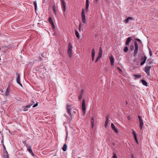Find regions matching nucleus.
Returning <instances> with one entry per match:
<instances>
[{"mask_svg": "<svg viewBox=\"0 0 158 158\" xmlns=\"http://www.w3.org/2000/svg\"><path fill=\"white\" fill-rule=\"evenodd\" d=\"M81 15L82 22L83 23H85L86 22L85 20V14L84 9H82Z\"/></svg>", "mask_w": 158, "mask_h": 158, "instance_id": "f257e3e1", "label": "nucleus"}, {"mask_svg": "<svg viewBox=\"0 0 158 158\" xmlns=\"http://www.w3.org/2000/svg\"><path fill=\"white\" fill-rule=\"evenodd\" d=\"M152 68L151 66H147L145 67L144 71L146 72L147 75H150V71Z\"/></svg>", "mask_w": 158, "mask_h": 158, "instance_id": "f03ea898", "label": "nucleus"}, {"mask_svg": "<svg viewBox=\"0 0 158 158\" xmlns=\"http://www.w3.org/2000/svg\"><path fill=\"white\" fill-rule=\"evenodd\" d=\"M71 106L70 105L67 104V109L68 110V113L70 114L71 118H73V116H72V114H71Z\"/></svg>", "mask_w": 158, "mask_h": 158, "instance_id": "7ed1b4c3", "label": "nucleus"}, {"mask_svg": "<svg viewBox=\"0 0 158 158\" xmlns=\"http://www.w3.org/2000/svg\"><path fill=\"white\" fill-rule=\"evenodd\" d=\"M82 111H83L84 114H85L86 110V107L85 102L84 99H83L82 101Z\"/></svg>", "mask_w": 158, "mask_h": 158, "instance_id": "20e7f679", "label": "nucleus"}, {"mask_svg": "<svg viewBox=\"0 0 158 158\" xmlns=\"http://www.w3.org/2000/svg\"><path fill=\"white\" fill-rule=\"evenodd\" d=\"M61 2L62 8L64 12L66 10L64 0H61Z\"/></svg>", "mask_w": 158, "mask_h": 158, "instance_id": "39448f33", "label": "nucleus"}, {"mask_svg": "<svg viewBox=\"0 0 158 158\" xmlns=\"http://www.w3.org/2000/svg\"><path fill=\"white\" fill-rule=\"evenodd\" d=\"M48 20L49 23L52 25V28H53V30H54V29H55V27L54 23L52 21V18L51 17H50L48 19Z\"/></svg>", "mask_w": 158, "mask_h": 158, "instance_id": "423d86ee", "label": "nucleus"}, {"mask_svg": "<svg viewBox=\"0 0 158 158\" xmlns=\"http://www.w3.org/2000/svg\"><path fill=\"white\" fill-rule=\"evenodd\" d=\"M147 60V57L145 56H144L143 57H142L141 59V60L142 61V62L140 63V65L142 66L145 63L146 60Z\"/></svg>", "mask_w": 158, "mask_h": 158, "instance_id": "0eeeda50", "label": "nucleus"}, {"mask_svg": "<svg viewBox=\"0 0 158 158\" xmlns=\"http://www.w3.org/2000/svg\"><path fill=\"white\" fill-rule=\"evenodd\" d=\"M32 104L31 105H29L26 106H23L22 107V108L23 109V110L24 111H27L28 110V108H30V107L32 105Z\"/></svg>", "mask_w": 158, "mask_h": 158, "instance_id": "6e6552de", "label": "nucleus"}, {"mask_svg": "<svg viewBox=\"0 0 158 158\" xmlns=\"http://www.w3.org/2000/svg\"><path fill=\"white\" fill-rule=\"evenodd\" d=\"M131 40L132 38L131 37H129L127 38L125 43V44L127 46L129 45V43L131 41Z\"/></svg>", "mask_w": 158, "mask_h": 158, "instance_id": "1a4fd4ad", "label": "nucleus"}, {"mask_svg": "<svg viewBox=\"0 0 158 158\" xmlns=\"http://www.w3.org/2000/svg\"><path fill=\"white\" fill-rule=\"evenodd\" d=\"M110 60L111 65H113L114 62V58L112 56H110Z\"/></svg>", "mask_w": 158, "mask_h": 158, "instance_id": "9d476101", "label": "nucleus"}, {"mask_svg": "<svg viewBox=\"0 0 158 158\" xmlns=\"http://www.w3.org/2000/svg\"><path fill=\"white\" fill-rule=\"evenodd\" d=\"M111 127L112 129L116 133L118 132V131L117 130V129L115 128L114 125V124L112 123L111 124Z\"/></svg>", "mask_w": 158, "mask_h": 158, "instance_id": "9b49d317", "label": "nucleus"}, {"mask_svg": "<svg viewBox=\"0 0 158 158\" xmlns=\"http://www.w3.org/2000/svg\"><path fill=\"white\" fill-rule=\"evenodd\" d=\"M89 0H86V6H85V10L87 11L88 10L89 6Z\"/></svg>", "mask_w": 158, "mask_h": 158, "instance_id": "f8f14e48", "label": "nucleus"}, {"mask_svg": "<svg viewBox=\"0 0 158 158\" xmlns=\"http://www.w3.org/2000/svg\"><path fill=\"white\" fill-rule=\"evenodd\" d=\"M9 87L8 86L6 89V92L4 93V95L6 96H7L9 95Z\"/></svg>", "mask_w": 158, "mask_h": 158, "instance_id": "ddd939ff", "label": "nucleus"}, {"mask_svg": "<svg viewBox=\"0 0 158 158\" xmlns=\"http://www.w3.org/2000/svg\"><path fill=\"white\" fill-rule=\"evenodd\" d=\"M109 123V118L107 117L106 118V120L105 123V128H107L108 127V125Z\"/></svg>", "mask_w": 158, "mask_h": 158, "instance_id": "4468645a", "label": "nucleus"}, {"mask_svg": "<svg viewBox=\"0 0 158 158\" xmlns=\"http://www.w3.org/2000/svg\"><path fill=\"white\" fill-rule=\"evenodd\" d=\"M133 19H134L132 17H129L127 19H125V22L126 23H127L130 20Z\"/></svg>", "mask_w": 158, "mask_h": 158, "instance_id": "2eb2a0df", "label": "nucleus"}, {"mask_svg": "<svg viewBox=\"0 0 158 158\" xmlns=\"http://www.w3.org/2000/svg\"><path fill=\"white\" fill-rule=\"evenodd\" d=\"M16 74L18 75L16 78V82L17 83H19L20 82V74H18L17 73H16Z\"/></svg>", "mask_w": 158, "mask_h": 158, "instance_id": "dca6fc26", "label": "nucleus"}, {"mask_svg": "<svg viewBox=\"0 0 158 158\" xmlns=\"http://www.w3.org/2000/svg\"><path fill=\"white\" fill-rule=\"evenodd\" d=\"M26 146L27 147V151L29 152H31L32 150L31 149V147L30 146H29L28 144L26 145Z\"/></svg>", "mask_w": 158, "mask_h": 158, "instance_id": "f3484780", "label": "nucleus"}, {"mask_svg": "<svg viewBox=\"0 0 158 158\" xmlns=\"http://www.w3.org/2000/svg\"><path fill=\"white\" fill-rule=\"evenodd\" d=\"M68 53L69 57L71 58L72 56V50H68Z\"/></svg>", "mask_w": 158, "mask_h": 158, "instance_id": "a211bd4d", "label": "nucleus"}, {"mask_svg": "<svg viewBox=\"0 0 158 158\" xmlns=\"http://www.w3.org/2000/svg\"><path fill=\"white\" fill-rule=\"evenodd\" d=\"M68 50H72V46L71 43H69L68 44Z\"/></svg>", "mask_w": 158, "mask_h": 158, "instance_id": "6ab92c4d", "label": "nucleus"}, {"mask_svg": "<svg viewBox=\"0 0 158 158\" xmlns=\"http://www.w3.org/2000/svg\"><path fill=\"white\" fill-rule=\"evenodd\" d=\"M67 148V145L66 144L64 145L63 147L62 148V149L64 151H65Z\"/></svg>", "mask_w": 158, "mask_h": 158, "instance_id": "aec40b11", "label": "nucleus"}, {"mask_svg": "<svg viewBox=\"0 0 158 158\" xmlns=\"http://www.w3.org/2000/svg\"><path fill=\"white\" fill-rule=\"evenodd\" d=\"M141 82L143 85L146 86H147V83L145 80H141Z\"/></svg>", "mask_w": 158, "mask_h": 158, "instance_id": "412c9836", "label": "nucleus"}, {"mask_svg": "<svg viewBox=\"0 0 158 158\" xmlns=\"http://www.w3.org/2000/svg\"><path fill=\"white\" fill-rule=\"evenodd\" d=\"M139 122L140 128V129L141 130L142 129L143 126V122L142 120V121H139Z\"/></svg>", "mask_w": 158, "mask_h": 158, "instance_id": "4be33fe9", "label": "nucleus"}, {"mask_svg": "<svg viewBox=\"0 0 158 158\" xmlns=\"http://www.w3.org/2000/svg\"><path fill=\"white\" fill-rule=\"evenodd\" d=\"M75 34L76 36V37L78 38L79 39L80 38V36L79 35V33L78 31H77L76 30H75Z\"/></svg>", "mask_w": 158, "mask_h": 158, "instance_id": "5701e85b", "label": "nucleus"}, {"mask_svg": "<svg viewBox=\"0 0 158 158\" xmlns=\"http://www.w3.org/2000/svg\"><path fill=\"white\" fill-rule=\"evenodd\" d=\"M102 56V55L98 54V56L97 57L96 59V60L95 61V62L96 63L101 58Z\"/></svg>", "mask_w": 158, "mask_h": 158, "instance_id": "b1692460", "label": "nucleus"}, {"mask_svg": "<svg viewBox=\"0 0 158 158\" xmlns=\"http://www.w3.org/2000/svg\"><path fill=\"white\" fill-rule=\"evenodd\" d=\"M53 11H54V13H55V14L56 15L57 14V10L55 6H53Z\"/></svg>", "mask_w": 158, "mask_h": 158, "instance_id": "393cba45", "label": "nucleus"}, {"mask_svg": "<svg viewBox=\"0 0 158 158\" xmlns=\"http://www.w3.org/2000/svg\"><path fill=\"white\" fill-rule=\"evenodd\" d=\"M138 52V49H135L134 52V56L135 57L137 56V52Z\"/></svg>", "mask_w": 158, "mask_h": 158, "instance_id": "a878e982", "label": "nucleus"}, {"mask_svg": "<svg viewBox=\"0 0 158 158\" xmlns=\"http://www.w3.org/2000/svg\"><path fill=\"white\" fill-rule=\"evenodd\" d=\"M102 49L101 47H100L99 48V52H98V54L102 56Z\"/></svg>", "mask_w": 158, "mask_h": 158, "instance_id": "bb28decb", "label": "nucleus"}, {"mask_svg": "<svg viewBox=\"0 0 158 158\" xmlns=\"http://www.w3.org/2000/svg\"><path fill=\"white\" fill-rule=\"evenodd\" d=\"M147 62H148V64H150L153 63V61L151 59H148L147 60Z\"/></svg>", "mask_w": 158, "mask_h": 158, "instance_id": "cd10ccee", "label": "nucleus"}, {"mask_svg": "<svg viewBox=\"0 0 158 158\" xmlns=\"http://www.w3.org/2000/svg\"><path fill=\"white\" fill-rule=\"evenodd\" d=\"M34 4L35 6V11H36L37 7V5L36 1L34 2Z\"/></svg>", "mask_w": 158, "mask_h": 158, "instance_id": "c85d7f7f", "label": "nucleus"}, {"mask_svg": "<svg viewBox=\"0 0 158 158\" xmlns=\"http://www.w3.org/2000/svg\"><path fill=\"white\" fill-rule=\"evenodd\" d=\"M95 55V51L94 49L92 50V56H94Z\"/></svg>", "mask_w": 158, "mask_h": 158, "instance_id": "c756f323", "label": "nucleus"}, {"mask_svg": "<svg viewBox=\"0 0 158 158\" xmlns=\"http://www.w3.org/2000/svg\"><path fill=\"white\" fill-rule=\"evenodd\" d=\"M134 44L135 46V49H138V45L136 41L135 42Z\"/></svg>", "mask_w": 158, "mask_h": 158, "instance_id": "7c9ffc66", "label": "nucleus"}, {"mask_svg": "<svg viewBox=\"0 0 158 158\" xmlns=\"http://www.w3.org/2000/svg\"><path fill=\"white\" fill-rule=\"evenodd\" d=\"M128 50V48L127 47H125L124 49V51L125 52H127Z\"/></svg>", "mask_w": 158, "mask_h": 158, "instance_id": "2f4dec72", "label": "nucleus"}, {"mask_svg": "<svg viewBox=\"0 0 158 158\" xmlns=\"http://www.w3.org/2000/svg\"><path fill=\"white\" fill-rule=\"evenodd\" d=\"M134 76L136 78H139L141 77V75H135Z\"/></svg>", "mask_w": 158, "mask_h": 158, "instance_id": "473e14b6", "label": "nucleus"}, {"mask_svg": "<svg viewBox=\"0 0 158 158\" xmlns=\"http://www.w3.org/2000/svg\"><path fill=\"white\" fill-rule=\"evenodd\" d=\"M130 49L131 50H133L134 49V46L133 45H131L130 46Z\"/></svg>", "mask_w": 158, "mask_h": 158, "instance_id": "72a5a7b5", "label": "nucleus"}, {"mask_svg": "<svg viewBox=\"0 0 158 158\" xmlns=\"http://www.w3.org/2000/svg\"><path fill=\"white\" fill-rule=\"evenodd\" d=\"M135 40L138 42H139V44H142V42L139 39L137 38Z\"/></svg>", "mask_w": 158, "mask_h": 158, "instance_id": "f704fd0d", "label": "nucleus"}, {"mask_svg": "<svg viewBox=\"0 0 158 158\" xmlns=\"http://www.w3.org/2000/svg\"><path fill=\"white\" fill-rule=\"evenodd\" d=\"M94 121H91V126H92V128H93L94 126Z\"/></svg>", "mask_w": 158, "mask_h": 158, "instance_id": "c9c22d12", "label": "nucleus"}, {"mask_svg": "<svg viewBox=\"0 0 158 158\" xmlns=\"http://www.w3.org/2000/svg\"><path fill=\"white\" fill-rule=\"evenodd\" d=\"M149 49V54L150 56H152V51H151V50L150 49Z\"/></svg>", "mask_w": 158, "mask_h": 158, "instance_id": "e433bc0d", "label": "nucleus"}, {"mask_svg": "<svg viewBox=\"0 0 158 158\" xmlns=\"http://www.w3.org/2000/svg\"><path fill=\"white\" fill-rule=\"evenodd\" d=\"M3 142V143H2V145H3V148H4V150H5V151H6V148L5 147V145H4V144H3V140H2V143Z\"/></svg>", "mask_w": 158, "mask_h": 158, "instance_id": "4c0bfd02", "label": "nucleus"}, {"mask_svg": "<svg viewBox=\"0 0 158 158\" xmlns=\"http://www.w3.org/2000/svg\"><path fill=\"white\" fill-rule=\"evenodd\" d=\"M113 158H117L116 154L114 153H113Z\"/></svg>", "mask_w": 158, "mask_h": 158, "instance_id": "58836bf2", "label": "nucleus"}, {"mask_svg": "<svg viewBox=\"0 0 158 158\" xmlns=\"http://www.w3.org/2000/svg\"><path fill=\"white\" fill-rule=\"evenodd\" d=\"M132 133L133 135L134 136L135 135H136L135 131L134 130L132 132Z\"/></svg>", "mask_w": 158, "mask_h": 158, "instance_id": "ea45409f", "label": "nucleus"}, {"mask_svg": "<svg viewBox=\"0 0 158 158\" xmlns=\"http://www.w3.org/2000/svg\"><path fill=\"white\" fill-rule=\"evenodd\" d=\"M138 118H139V121H142V119L141 118V116H140L138 115Z\"/></svg>", "mask_w": 158, "mask_h": 158, "instance_id": "a19ab883", "label": "nucleus"}, {"mask_svg": "<svg viewBox=\"0 0 158 158\" xmlns=\"http://www.w3.org/2000/svg\"><path fill=\"white\" fill-rule=\"evenodd\" d=\"M38 103H36V104H35V105H34L33 106V108L35 107L38 106Z\"/></svg>", "mask_w": 158, "mask_h": 158, "instance_id": "79ce46f5", "label": "nucleus"}, {"mask_svg": "<svg viewBox=\"0 0 158 158\" xmlns=\"http://www.w3.org/2000/svg\"><path fill=\"white\" fill-rule=\"evenodd\" d=\"M98 0H94V2L96 4H97L98 3Z\"/></svg>", "mask_w": 158, "mask_h": 158, "instance_id": "37998d69", "label": "nucleus"}, {"mask_svg": "<svg viewBox=\"0 0 158 158\" xmlns=\"http://www.w3.org/2000/svg\"><path fill=\"white\" fill-rule=\"evenodd\" d=\"M82 97V95L81 94V95L79 97V100H81Z\"/></svg>", "mask_w": 158, "mask_h": 158, "instance_id": "c03bdc74", "label": "nucleus"}, {"mask_svg": "<svg viewBox=\"0 0 158 158\" xmlns=\"http://www.w3.org/2000/svg\"><path fill=\"white\" fill-rule=\"evenodd\" d=\"M76 113V112L75 111H73V113H71V114H72V116H73V117H74L73 115V114H74L75 113Z\"/></svg>", "mask_w": 158, "mask_h": 158, "instance_id": "a18cd8bd", "label": "nucleus"}, {"mask_svg": "<svg viewBox=\"0 0 158 158\" xmlns=\"http://www.w3.org/2000/svg\"><path fill=\"white\" fill-rule=\"evenodd\" d=\"M134 138L135 140H136L137 139L136 135H135V136H134Z\"/></svg>", "mask_w": 158, "mask_h": 158, "instance_id": "49530a36", "label": "nucleus"}, {"mask_svg": "<svg viewBox=\"0 0 158 158\" xmlns=\"http://www.w3.org/2000/svg\"><path fill=\"white\" fill-rule=\"evenodd\" d=\"M117 69H118L120 71H122V70L119 68V67H117Z\"/></svg>", "mask_w": 158, "mask_h": 158, "instance_id": "de8ad7c7", "label": "nucleus"}, {"mask_svg": "<svg viewBox=\"0 0 158 158\" xmlns=\"http://www.w3.org/2000/svg\"><path fill=\"white\" fill-rule=\"evenodd\" d=\"M17 83L20 86H22V85L21 84V83L20 82H19V83Z\"/></svg>", "mask_w": 158, "mask_h": 158, "instance_id": "09e8293b", "label": "nucleus"}, {"mask_svg": "<svg viewBox=\"0 0 158 158\" xmlns=\"http://www.w3.org/2000/svg\"><path fill=\"white\" fill-rule=\"evenodd\" d=\"M94 56H92V60L93 61H94Z\"/></svg>", "mask_w": 158, "mask_h": 158, "instance_id": "8fccbe9b", "label": "nucleus"}, {"mask_svg": "<svg viewBox=\"0 0 158 158\" xmlns=\"http://www.w3.org/2000/svg\"><path fill=\"white\" fill-rule=\"evenodd\" d=\"M31 155L33 156H35V154L33 153H32V154H31Z\"/></svg>", "mask_w": 158, "mask_h": 158, "instance_id": "3c124183", "label": "nucleus"}, {"mask_svg": "<svg viewBox=\"0 0 158 158\" xmlns=\"http://www.w3.org/2000/svg\"><path fill=\"white\" fill-rule=\"evenodd\" d=\"M84 92V90H82V91L81 92V94L82 95Z\"/></svg>", "mask_w": 158, "mask_h": 158, "instance_id": "603ef678", "label": "nucleus"}, {"mask_svg": "<svg viewBox=\"0 0 158 158\" xmlns=\"http://www.w3.org/2000/svg\"><path fill=\"white\" fill-rule=\"evenodd\" d=\"M131 158H135L133 155L131 156Z\"/></svg>", "mask_w": 158, "mask_h": 158, "instance_id": "864d4df0", "label": "nucleus"}, {"mask_svg": "<svg viewBox=\"0 0 158 158\" xmlns=\"http://www.w3.org/2000/svg\"><path fill=\"white\" fill-rule=\"evenodd\" d=\"M81 27V24H80L79 25V30H80V28Z\"/></svg>", "mask_w": 158, "mask_h": 158, "instance_id": "5fc2aeb1", "label": "nucleus"}, {"mask_svg": "<svg viewBox=\"0 0 158 158\" xmlns=\"http://www.w3.org/2000/svg\"><path fill=\"white\" fill-rule=\"evenodd\" d=\"M91 120H92V121H94V118L93 117L92 118Z\"/></svg>", "mask_w": 158, "mask_h": 158, "instance_id": "6e6d98bb", "label": "nucleus"}, {"mask_svg": "<svg viewBox=\"0 0 158 158\" xmlns=\"http://www.w3.org/2000/svg\"><path fill=\"white\" fill-rule=\"evenodd\" d=\"M135 141L136 142V143H138V140H137V139L136 140H135Z\"/></svg>", "mask_w": 158, "mask_h": 158, "instance_id": "4d7b16f0", "label": "nucleus"}, {"mask_svg": "<svg viewBox=\"0 0 158 158\" xmlns=\"http://www.w3.org/2000/svg\"><path fill=\"white\" fill-rule=\"evenodd\" d=\"M6 158H9V156H8V154H7V155Z\"/></svg>", "mask_w": 158, "mask_h": 158, "instance_id": "13d9d810", "label": "nucleus"}, {"mask_svg": "<svg viewBox=\"0 0 158 158\" xmlns=\"http://www.w3.org/2000/svg\"><path fill=\"white\" fill-rule=\"evenodd\" d=\"M30 153L31 154H32V153H33V152L32 151H31V152H30Z\"/></svg>", "mask_w": 158, "mask_h": 158, "instance_id": "bf43d9fd", "label": "nucleus"}, {"mask_svg": "<svg viewBox=\"0 0 158 158\" xmlns=\"http://www.w3.org/2000/svg\"><path fill=\"white\" fill-rule=\"evenodd\" d=\"M40 60H41L42 59V58H41L40 57Z\"/></svg>", "mask_w": 158, "mask_h": 158, "instance_id": "052dcab7", "label": "nucleus"}, {"mask_svg": "<svg viewBox=\"0 0 158 158\" xmlns=\"http://www.w3.org/2000/svg\"><path fill=\"white\" fill-rule=\"evenodd\" d=\"M113 145H114V143H113Z\"/></svg>", "mask_w": 158, "mask_h": 158, "instance_id": "680f3d73", "label": "nucleus"}, {"mask_svg": "<svg viewBox=\"0 0 158 158\" xmlns=\"http://www.w3.org/2000/svg\"><path fill=\"white\" fill-rule=\"evenodd\" d=\"M78 158H81L80 157H78Z\"/></svg>", "mask_w": 158, "mask_h": 158, "instance_id": "e2e57ef3", "label": "nucleus"}]
</instances>
